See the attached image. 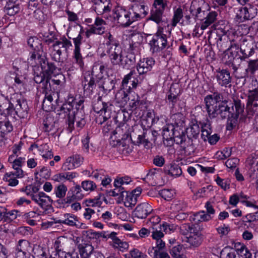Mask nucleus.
I'll list each match as a JSON object with an SVG mask.
<instances>
[{
	"instance_id": "f257e3e1",
	"label": "nucleus",
	"mask_w": 258,
	"mask_h": 258,
	"mask_svg": "<svg viewBox=\"0 0 258 258\" xmlns=\"http://www.w3.org/2000/svg\"><path fill=\"white\" fill-rule=\"evenodd\" d=\"M205 108L209 117L216 118L219 115L225 119L228 117V122L231 119V110L228 104V101L223 100L222 94L216 92L213 94L208 95L204 98Z\"/></svg>"
},
{
	"instance_id": "f03ea898",
	"label": "nucleus",
	"mask_w": 258,
	"mask_h": 258,
	"mask_svg": "<svg viewBox=\"0 0 258 258\" xmlns=\"http://www.w3.org/2000/svg\"><path fill=\"white\" fill-rule=\"evenodd\" d=\"M73 101V97L69 98L68 101L62 105L57 113L58 119L64 120L71 130L74 128L75 121L76 122L77 126L80 128H82L86 123L83 111L74 110Z\"/></svg>"
},
{
	"instance_id": "7ed1b4c3",
	"label": "nucleus",
	"mask_w": 258,
	"mask_h": 258,
	"mask_svg": "<svg viewBox=\"0 0 258 258\" xmlns=\"http://www.w3.org/2000/svg\"><path fill=\"white\" fill-rule=\"evenodd\" d=\"M208 4L204 0H193L191 2L189 12L195 20H202L200 29L201 30H204L209 26L214 23L217 20L218 16L217 13L215 11L207 12Z\"/></svg>"
},
{
	"instance_id": "20e7f679",
	"label": "nucleus",
	"mask_w": 258,
	"mask_h": 258,
	"mask_svg": "<svg viewBox=\"0 0 258 258\" xmlns=\"http://www.w3.org/2000/svg\"><path fill=\"white\" fill-rule=\"evenodd\" d=\"M155 61L152 57H146L140 59L136 66L138 75L134 80H132L133 88H137L139 84H141L146 78L147 75L150 74Z\"/></svg>"
},
{
	"instance_id": "39448f33",
	"label": "nucleus",
	"mask_w": 258,
	"mask_h": 258,
	"mask_svg": "<svg viewBox=\"0 0 258 258\" xmlns=\"http://www.w3.org/2000/svg\"><path fill=\"white\" fill-rule=\"evenodd\" d=\"M112 107L113 105L110 103L103 102L100 96H99L97 100H94L93 102V110L95 112L100 114L96 118V122L102 124L104 122L110 119Z\"/></svg>"
},
{
	"instance_id": "423d86ee",
	"label": "nucleus",
	"mask_w": 258,
	"mask_h": 258,
	"mask_svg": "<svg viewBox=\"0 0 258 258\" xmlns=\"http://www.w3.org/2000/svg\"><path fill=\"white\" fill-rule=\"evenodd\" d=\"M148 7L145 1L131 5L127 8L130 26L133 23L141 21L148 14Z\"/></svg>"
},
{
	"instance_id": "0eeeda50",
	"label": "nucleus",
	"mask_w": 258,
	"mask_h": 258,
	"mask_svg": "<svg viewBox=\"0 0 258 258\" xmlns=\"http://www.w3.org/2000/svg\"><path fill=\"white\" fill-rule=\"evenodd\" d=\"M152 54L162 51L167 45V37L164 33V27L158 26L156 32L149 43Z\"/></svg>"
},
{
	"instance_id": "6e6552de",
	"label": "nucleus",
	"mask_w": 258,
	"mask_h": 258,
	"mask_svg": "<svg viewBox=\"0 0 258 258\" xmlns=\"http://www.w3.org/2000/svg\"><path fill=\"white\" fill-rule=\"evenodd\" d=\"M239 48L241 61H245L253 56L257 49L256 43L252 40L245 37H241L237 43Z\"/></svg>"
},
{
	"instance_id": "1a4fd4ad",
	"label": "nucleus",
	"mask_w": 258,
	"mask_h": 258,
	"mask_svg": "<svg viewBox=\"0 0 258 258\" xmlns=\"http://www.w3.org/2000/svg\"><path fill=\"white\" fill-rule=\"evenodd\" d=\"M175 127L172 124H167L163 127V139L167 141H171L177 144L181 145L186 140L185 135L183 131L180 133L175 129Z\"/></svg>"
},
{
	"instance_id": "9d476101",
	"label": "nucleus",
	"mask_w": 258,
	"mask_h": 258,
	"mask_svg": "<svg viewBox=\"0 0 258 258\" xmlns=\"http://www.w3.org/2000/svg\"><path fill=\"white\" fill-rule=\"evenodd\" d=\"M37 89L45 95L42 103L43 108H46L45 105L49 106L50 105H52L51 103L53 98H56V101L58 98V94L53 89L52 86L49 82V77H46V81L43 84L39 85Z\"/></svg>"
},
{
	"instance_id": "9b49d317",
	"label": "nucleus",
	"mask_w": 258,
	"mask_h": 258,
	"mask_svg": "<svg viewBox=\"0 0 258 258\" xmlns=\"http://www.w3.org/2000/svg\"><path fill=\"white\" fill-rule=\"evenodd\" d=\"M80 30L78 36L73 38V43L74 44L75 48L73 51V57L75 62L77 64L81 70H83L84 68V58L81 53V45L83 39L82 34L84 31L82 27L80 26Z\"/></svg>"
},
{
	"instance_id": "f8f14e48",
	"label": "nucleus",
	"mask_w": 258,
	"mask_h": 258,
	"mask_svg": "<svg viewBox=\"0 0 258 258\" xmlns=\"http://www.w3.org/2000/svg\"><path fill=\"white\" fill-rule=\"evenodd\" d=\"M176 228V225L163 222L160 225H155L152 227L151 237L154 240H161L164 236L165 233L170 234L174 231Z\"/></svg>"
},
{
	"instance_id": "ddd939ff",
	"label": "nucleus",
	"mask_w": 258,
	"mask_h": 258,
	"mask_svg": "<svg viewBox=\"0 0 258 258\" xmlns=\"http://www.w3.org/2000/svg\"><path fill=\"white\" fill-rule=\"evenodd\" d=\"M244 104L239 99H234L231 108V119L228 121V124L233 127L235 125L239 115L244 112Z\"/></svg>"
},
{
	"instance_id": "4468645a",
	"label": "nucleus",
	"mask_w": 258,
	"mask_h": 258,
	"mask_svg": "<svg viewBox=\"0 0 258 258\" xmlns=\"http://www.w3.org/2000/svg\"><path fill=\"white\" fill-rule=\"evenodd\" d=\"M92 9L98 15H107L112 9V4L109 0H94Z\"/></svg>"
},
{
	"instance_id": "2eb2a0df",
	"label": "nucleus",
	"mask_w": 258,
	"mask_h": 258,
	"mask_svg": "<svg viewBox=\"0 0 258 258\" xmlns=\"http://www.w3.org/2000/svg\"><path fill=\"white\" fill-rule=\"evenodd\" d=\"M114 19L123 27L130 26L127 8L117 6L112 10Z\"/></svg>"
},
{
	"instance_id": "dca6fc26",
	"label": "nucleus",
	"mask_w": 258,
	"mask_h": 258,
	"mask_svg": "<svg viewBox=\"0 0 258 258\" xmlns=\"http://www.w3.org/2000/svg\"><path fill=\"white\" fill-rule=\"evenodd\" d=\"M137 56H138V51L135 50L133 44H130L127 55L125 57L121 55V57L120 58V61L118 62V65L124 68H128L136 62Z\"/></svg>"
},
{
	"instance_id": "f3484780",
	"label": "nucleus",
	"mask_w": 258,
	"mask_h": 258,
	"mask_svg": "<svg viewBox=\"0 0 258 258\" xmlns=\"http://www.w3.org/2000/svg\"><path fill=\"white\" fill-rule=\"evenodd\" d=\"M106 52L108 55L111 63L116 66L120 62V58L121 57L122 50L120 44L114 45L113 46L106 47L105 48Z\"/></svg>"
},
{
	"instance_id": "a211bd4d",
	"label": "nucleus",
	"mask_w": 258,
	"mask_h": 258,
	"mask_svg": "<svg viewBox=\"0 0 258 258\" xmlns=\"http://www.w3.org/2000/svg\"><path fill=\"white\" fill-rule=\"evenodd\" d=\"M32 200L45 210L52 209L51 206V204L53 202L52 200L43 191H40V193L35 196L33 195Z\"/></svg>"
},
{
	"instance_id": "6ab92c4d",
	"label": "nucleus",
	"mask_w": 258,
	"mask_h": 258,
	"mask_svg": "<svg viewBox=\"0 0 258 258\" xmlns=\"http://www.w3.org/2000/svg\"><path fill=\"white\" fill-rule=\"evenodd\" d=\"M153 211L152 207L148 203L139 204L133 212L134 216L138 219L146 218Z\"/></svg>"
},
{
	"instance_id": "aec40b11",
	"label": "nucleus",
	"mask_w": 258,
	"mask_h": 258,
	"mask_svg": "<svg viewBox=\"0 0 258 258\" xmlns=\"http://www.w3.org/2000/svg\"><path fill=\"white\" fill-rule=\"evenodd\" d=\"M83 86L84 94H86L87 96H90L93 93L94 90L96 87L93 71L91 73L86 75L84 77Z\"/></svg>"
},
{
	"instance_id": "412c9836",
	"label": "nucleus",
	"mask_w": 258,
	"mask_h": 258,
	"mask_svg": "<svg viewBox=\"0 0 258 258\" xmlns=\"http://www.w3.org/2000/svg\"><path fill=\"white\" fill-rule=\"evenodd\" d=\"M215 77L218 84L222 87H227L231 82L230 73L227 69L217 70L215 72Z\"/></svg>"
},
{
	"instance_id": "4be33fe9",
	"label": "nucleus",
	"mask_w": 258,
	"mask_h": 258,
	"mask_svg": "<svg viewBox=\"0 0 258 258\" xmlns=\"http://www.w3.org/2000/svg\"><path fill=\"white\" fill-rule=\"evenodd\" d=\"M131 129L129 125L126 123H120L115 130L111 132V134L115 135L117 134L118 138L121 140H127L128 138H131Z\"/></svg>"
},
{
	"instance_id": "5701e85b",
	"label": "nucleus",
	"mask_w": 258,
	"mask_h": 258,
	"mask_svg": "<svg viewBox=\"0 0 258 258\" xmlns=\"http://www.w3.org/2000/svg\"><path fill=\"white\" fill-rule=\"evenodd\" d=\"M64 224L77 228L84 229L86 225L79 221V218L72 213H65L63 215Z\"/></svg>"
},
{
	"instance_id": "b1692460",
	"label": "nucleus",
	"mask_w": 258,
	"mask_h": 258,
	"mask_svg": "<svg viewBox=\"0 0 258 258\" xmlns=\"http://www.w3.org/2000/svg\"><path fill=\"white\" fill-rule=\"evenodd\" d=\"M83 157L80 155H74L67 159L62 167L64 170H71L79 167L83 163Z\"/></svg>"
},
{
	"instance_id": "393cba45",
	"label": "nucleus",
	"mask_w": 258,
	"mask_h": 258,
	"mask_svg": "<svg viewBox=\"0 0 258 258\" xmlns=\"http://www.w3.org/2000/svg\"><path fill=\"white\" fill-rule=\"evenodd\" d=\"M164 12L160 9H152L151 10L150 15L148 20L156 23L158 26H162L163 24H166L167 23V19L164 18Z\"/></svg>"
},
{
	"instance_id": "a878e982",
	"label": "nucleus",
	"mask_w": 258,
	"mask_h": 258,
	"mask_svg": "<svg viewBox=\"0 0 258 258\" xmlns=\"http://www.w3.org/2000/svg\"><path fill=\"white\" fill-rule=\"evenodd\" d=\"M40 66L42 71L47 75L46 77H49L51 75H55L57 73V71H59L54 63L49 61L46 57L41 60Z\"/></svg>"
},
{
	"instance_id": "bb28decb",
	"label": "nucleus",
	"mask_w": 258,
	"mask_h": 258,
	"mask_svg": "<svg viewBox=\"0 0 258 258\" xmlns=\"http://www.w3.org/2000/svg\"><path fill=\"white\" fill-rule=\"evenodd\" d=\"M43 52V49L39 51L36 50H30L29 56L27 59L28 62L32 67L40 65L41 60H43L45 57L42 55Z\"/></svg>"
},
{
	"instance_id": "cd10ccee",
	"label": "nucleus",
	"mask_w": 258,
	"mask_h": 258,
	"mask_svg": "<svg viewBox=\"0 0 258 258\" xmlns=\"http://www.w3.org/2000/svg\"><path fill=\"white\" fill-rule=\"evenodd\" d=\"M25 158L24 157H19L15 160L12 162V167L14 171L11 172L15 174L16 177L22 178L25 175V173L21 169L22 165L25 163Z\"/></svg>"
},
{
	"instance_id": "c85d7f7f",
	"label": "nucleus",
	"mask_w": 258,
	"mask_h": 258,
	"mask_svg": "<svg viewBox=\"0 0 258 258\" xmlns=\"http://www.w3.org/2000/svg\"><path fill=\"white\" fill-rule=\"evenodd\" d=\"M258 71V58L255 59H249L247 61V67L245 69L244 75L240 78H246L249 76H254Z\"/></svg>"
},
{
	"instance_id": "c756f323",
	"label": "nucleus",
	"mask_w": 258,
	"mask_h": 258,
	"mask_svg": "<svg viewBox=\"0 0 258 258\" xmlns=\"http://www.w3.org/2000/svg\"><path fill=\"white\" fill-rule=\"evenodd\" d=\"M111 241L110 242V245L114 248L117 249L122 252L124 251L128 248V244L125 241H123L117 236V233L112 236Z\"/></svg>"
},
{
	"instance_id": "7c9ffc66",
	"label": "nucleus",
	"mask_w": 258,
	"mask_h": 258,
	"mask_svg": "<svg viewBox=\"0 0 258 258\" xmlns=\"http://www.w3.org/2000/svg\"><path fill=\"white\" fill-rule=\"evenodd\" d=\"M203 240V235L202 232L199 230H194L191 232L190 235L187 238V242L194 246L197 247L199 246Z\"/></svg>"
},
{
	"instance_id": "2f4dec72",
	"label": "nucleus",
	"mask_w": 258,
	"mask_h": 258,
	"mask_svg": "<svg viewBox=\"0 0 258 258\" xmlns=\"http://www.w3.org/2000/svg\"><path fill=\"white\" fill-rule=\"evenodd\" d=\"M17 104L15 105L16 114L20 117H25L28 111V106L25 100L17 99Z\"/></svg>"
},
{
	"instance_id": "473e14b6",
	"label": "nucleus",
	"mask_w": 258,
	"mask_h": 258,
	"mask_svg": "<svg viewBox=\"0 0 258 258\" xmlns=\"http://www.w3.org/2000/svg\"><path fill=\"white\" fill-rule=\"evenodd\" d=\"M106 22L102 19L97 17L96 18L94 23L90 27L94 32V34L101 35L105 31Z\"/></svg>"
},
{
	"instance_id": "72a5a7b5",
	"label": "nucleus",
	"mask_w": 258,
	"mask_h": 258,
	"mask_svg": "<svg viewBox=\"0 0 258 258\" xmlns=\"http://www.w3.org/2000/svg\"><path fill=\"white\" fill-rule=\"evenodd\" d=\"M164 172L171 176L177 177L181 175L182 170L178 165L170 164L164 166Z\"/></svg>"
},
{
	"instance_id": "f704fd0d",
	"label": "nucleus",
	"mask_w": 258,
	"mask_h": 258,
	"mask_svg": "<svg viewBox=\"0 0 258 258\" xmlns=\"http://www.w3.org/2000/svg\"><path fill=\"white\" fill-rule=\"evenodd\" d=\"M212 219V217H210L204 211H200L198 212L193 214L189 217V220L195 224H198L201 222H207Z\"/></svg>"
},
{
	"instance_id": "c9c22d12",
	"label": "nucleus",
	"mask_w": 258,
	"mask_h": 258,
	"mask_svg": "<svg viewBox=\"0 0 258 258\" xmlns=\"http://www.w3.org/2000/svg\"><path fill=\"white\" fill-rule=\"evenodd\" d=\"M81 187V186L77 184L69 189L68 194L71 196L74 202L77 200H80L84 198V194Z\"/></svg>"
},
{
	"instance_id": "e433bc0d",
	"label": "nucleus",
	"mask_w": 258,
	"mask_h": 258,
	"mask_svg": "<svg viewBox=\"0 0 258 258\" xmlns=\"http://www.w3.org/2000/svg\"><path fill=\"white\" fill-rule=\"evenodd\" d=\"M4 9L6 14L11 16L15 15L20 10L19 5L10 0L7 2Z\"/></svg>"
},
{
	"instance_id": "4c0bfd02",
	"label": "nucleus",
	"mask_w": 258,
	"mask_h": 258,
	"mask_svg": "<svg viewBox=\"0 0 258 258\" xmlns=\"http://www.w3.org/2000/svg\"><path fill=\"white\" fill-rule=\"evenodd\" d=\"M115 188L113 190H110L109 191V195L112 197H117V202L118 203L123 201L124 198V194L126 192V190H124V187L122 186H119V184L116 186L114 185Z\"/></svg>"
},
{
	"instance_id": "58836bf2",
	"label": "nucleus",
	"mask_w": 258,
	"mask_h": 258,
	"mask_svg": "<svg viewBox=\"0 0 258 258\" xmlns=\"http://www.w3.org/2000/svg\"><path fill=\"white\" fill-rule=\"evenodd\" d=\"M251 2L247 3L243 7L245 16L247 20L253 18L257 14V9L255 6L250 4Z\"/></svg>"
},
{
	"instance_id": "ea45409f",
	"label": "nucleus",
	"mask_w": 258,
	"mask_h": 258,
	"mask_svg": "<svg viewBox=\"0 0 258 258\" xmlns=\"http://www.w3.org/2000/svg\"><path fill=\"white\" fill-rule=\"evenodd\" d=\"M238 57H239V56H238ZM224 58L226 59L225 63L229 66L231 65V67L234 73L237 71L238 66L242 61L240 60V58H235L229 54H225Z\"/></svg>"
},
{
	"instance_id": "a19ab883",
	"label": "nucleus",
	"mask_w": 258,
	"mask_h": 258,
	"mask_svg": "<svg viewBox=\"0 0 258 258\" xmlns=\"http://www.w3.org/2000/svg\"><path fill=\"white\" fill-rule=\"evenodd\" d=\"M136 73L135 70H132L127 75H125L124 78H123L121 82V86L120 88H122L125 90H131L132 89H135L136 88H133L132 85V87L131 86H128L129 81L133 79L134 80L135 77L134 75H136Z\"/></svg>"
},
{
	"instance_id": "79ce46f5",
	"label": "nucleus",
	"mask_w": 258,
	"mask_h": 258,
	"mask_svg": "<svg viewBox=\"0 0 258 258\" xmlns=\"http://www.w3.org/2000/svg\"><path fill=\"white\" fill-rule=\"evenodd\" d=\"M239 49L238 43L235 40H232L230 41V44L228 48L225 51L224 53L226 54H229L232 56L234 58H238L240 54L238 53V50Z\"/></svg>"
},
{
	"instance_id": "37998d69",
	"label": "nucleus",
	"mask_w": 258,
	"mask_h": 258,
	"mask_svg": "<svg viewBox=\"0 0 258 258\" xmlns=\"http://www.w3.org/2000/svg\"><path fill=\"white\" fill-rule=\"evenodd\" d=\"M79 248L81 258H89L90 255L94 251L93 247L88 244L80 245Z\"/></svg>"
},
{
	"instance_id": "c03bdc74",
	"label": "nucleus",
	"mask_w": 258,
	"mask_h": 258,
	"mask_svg": "<svg viewBox=\"0 0 258 258\" xmlns=\"http://www.w3.org/2000/svg\"><path fill=\"white\" fill-rule=\"evenodd\" d=\"M131 90H125L122 88L116 93L115 95V99L118 102L125 104L129 101L130 97H128V93L131 92Z\"/></svg>"
},
{
	"instance_id": "a18cd8bd",
	"label": "nucleus",
	"mask_w": 258,
	"mask_h": 258,
	"mask_svg": "<svg viewBox=\"0 0 258 258\" xmlns=\"http://www.w3.org/2000/svg\"><path fill=\"white\" fill-rule=\"evenodd\" d=\"M43 131L45 132L49 133L52 131L55 125V121L54 117L50 115L47 114L43 120Z\"/></svg>"
},
{
	"instance_id": "49530a36",
	"label": "nucleus",
	"mask_w": 258,
	"mask_h": 258,
	"mask_svg": "<svg viewBox=\"0 0 258 258\" xmlns=\"http://www.w3.org/2000/svg\"><path fill=\"white\" fill-rule=\"evenodd\" d=\"M157 174V173L156 171V169H151L148 171L146 176L143 178V180L148 183L150 185L155 186L157 184L156 181Z\"/></svg>"
},
{
	"instance_id": "de8ad7c7",
	"label": "nucleus",
	"mask_w": 258,
	"mask_h": 258,
	"mask_svg": "<svg viewBox=\"0 0 258 258\" xmlns=\"http://www.w3.org/2000/svg\"><path fill=\"white\" fill-rule=\"evenodd\" d=\"M124 196L123 201L122 202H124L125 207L132 208L136 204L137 198L133 193L126 191Z\"/></svg>"
},
{
	"instance_id": "09e8293b",
	"label": "nucleus",
	"mask_w": 258,
	"mask_h": 258,
	"mask_svg": "<svg viewBox=\"0 0 258 258\" xmlns=\"http://www.w3.org/2000/svg\"><path fill=\"white\" fill-rule=\"evenodd\" d=\"M58 79L56 76H54V78H52L51 76L49 77V82L51 84L53 87V89L55 90L56 93L58 94L60 89L61 83L60 79H63L64 77L61 75L59 74L57 75Z\"/></svg>"
},
{
	"instance_id": "8fccbe9b",
	"label": "nucleus",
	"mask_w": 258,
	"mask_h": 258,
	"mask_svg": "<svg viewBox=\"0 0 258 258\" xmlns=\"http://www.w3.org/2000/svg\"><path fill=\"white\" fill-rule=\"evenodd\" d=\"M27 43L28 45L31 49V50H36L37 51H41L43 49L40 40L36 37H30L27 40Z\"/></svg>"
},
{
	"instance_id": "3c124183",
	"label": "nucleus",
	"mask_w": 258,
	"mask_h": 258,
	"mask_svg": "<svg viewBox=\"0 0 258 258\" xmlns=\"http://www.w3.org/2000/svg\"><path fill=\"white\" fill-rule=\"evenodd\" d=\"M15 248L30 255L29 251L31 249V246L30 243L27 240L21 239L19 240Z\"/></svg>"
},
{
	"instance_id": "603ef678",
	"label": "nucleus",
	"mask_w": 258,
	"mask_h": 258,
	"mask_svg": "<svg viewBox=\"0 0 258 258\" xmlns=\"http://www.w3.org/2000/svg\"><path fill=\"white\" fill-rule=\"evenodd\" d=\"M182 248V246L180 244L170 247L169 251L171 256L173 258H187L185 254L181 253Z\"/></svg>"
},
{
	"instance_id": "864d4df0",
	"label": "nucleus",
	"mask_w": 258,
	"mask_h": 258,
	"mask_svg": "<svg viewBox=\"0 0 258 258\" xmlns=\"http://www.w3.org/2000/svg\"><path fill=\"white\" fill-rule=\"evenodd\" d=\"M200 128L197 123H192L186 130L187 136L189 138H197L200 132Z\"/></svg>"
},
{
	"instance_id": "5fc2aeb1",
	"label": "nucleus",
	"mask_w": 258,
	"mask_h": 258,
	"mask_svg": "<svg viewBox=\"0 0 258 258\" xmlns=\"http://www.w3.org/2000/svg\"><path fill=\"white\" fill-rule=\"evenodd\" d=\"M41 187V183L39 182H34L33 184L26 186V189L28 190L27 195L31 197V199L32 197L40 193L39 189Z\"/></svg>"
},
{
	"instance_id": "6e6d98bb",
	"label": "nucleus",
	"mask_w": 258,
	"mask_h": 258,
	"mask_svg": "<svg viewBox=\"0 0 258 258\" xmlns=\"http://www.w3.org/2000/svg\"><path fill=\"white\" fill-rule=\"evenodd\" d=\"M183 17V12L181 8L174 9L173 16L171 23L172 27H175Z\"/></svg>"
},
{
	"instance_id": "4d7b16f0",
	"label": "nucleus",
	"mask_w": 258,
	"mask_h": 258,
	"mask_svg": "<svg viewBox=\"0 0 258 258\" xmlns=\"http://www.w3.org/2000/svg\"><path fill=\"white\" fill-rule=\"evenodd\" d=\"M48 250L40 246H36L33 248L34 258H47Z\"/></svg>"
},
{
	"instance_id": "13d9d810",
	"label": "nucleus",
	"mask_w": 258,
	"mask_h": 258,
	"mask_svg": "<svg viewBox=\"0 0 258 258\" xmlns=\"http://www.w3.org/2000/svg\"><path fill=\"white\" fill-rule=\"evenodd\" d=\"M67 190L68 188L67 186L63 183H61L55 186L53 191L56 197L59 199H61L65 197Z\"/></svg>"
},
{
	"instance_id": "bf43d9fd",
	"label": "nucleus",
	"mask_w": 258,
	"mask_h": 258,
	"mask_svg": "<svg viewBox=\"0 0 258 258\" xmlns=\"http://www.w3.org/2000/svg\"><path fill=\"white\" fill-rule=\"evenodd\" d=\"M144 104V101L141 100L140 97L136 95L130 101L129 106L132 110H134L138 108H142Z\"/></svg>"
},
{
	"instance_id": "052dcab7",
	"label": "nucleus",
	"mask_w": 258,
	"mask_h": 258,
	"mask_svg": "<svg viewBox=\"0 0 258 258\" xmlns=\"http://www.w3.org/2000/svg\"><path fill=\"white\" fill-rule=\"evenodd\" d=\"M236 250L238 254L244 258H252L251 253L243 244H241L240 243H237Z\"/></svg>"
},
{
	"instance_id": "680f3d73",
	"label": "nucleus",
	"mask_w": 258,
	"mask_h": 258,
	"mask_svg": "<svg viewBox=\"0 0 258 258\" xmlns=\"http://www.w3.org/2000/svg\"><path fill=\"white\" fill-rule=\"evenodd\" d=\"M246 109L249 118L254 115H258V103L257 102L246 103Z\"/></svg>"
},
{
	"instance_id": "e2e57ef3",
	"label": "nucleus",
	"mask_w": 258,
	"mask_h": 258,
	"mask_svg": "<svg viewBox=\"0 0 258 258\" xmlns=\"http://www.w3.org/2000/svg\"><path fill=\"white\" fill-rule=\"evenodd\" d=\"M105 48L119 43V41L115 38L110 32H108L104 36Z\"/></svg>"
},
{
	"instance_id": "0e129e2a",
	"label": "nucleus",
	"mask_w": 258,
	"mask_h": 258,
	"mask_svg": "<svg viewBox=\"0 0 258 258\" xmlns=\"http://www.w3.org/2000/svg\"><path fill=\"white\" fill-rule=\"evenodd\" d=\"M13 67L16 71L21 73L23 70L27 69L28 64L20 58H16L13 61Z\"/></svg>"
},
{
	"instance_id": "69168bd1",
	"label": "nucleus",
	"mask_w": 258,
	"mask_h": 258,
	"mask_svg": "<svg viewBox=\"0 0 258 258\" xmlns=\"http://www.w3.org/2000/svg\"><path fill=\"white\" fill-rule=\"evenodd\" d=\"M13 130V126L11 122L7 119H5L0 121V132L7 134L12 132Z\"/></svg>"
},
{
	"instance_id": "338daca9",
	"label": "nucleus",
	"mask_w": 258,
	"mask_h": 258,
	"mask_svg": "<svg viewBox=\"0 0 258 258\" xmlns=\"http://www.w3.org/2000/svg\"><path fill=\"white\" fill-rule=\"evenodd\" d=\"M247 102L249 103L258 101V88H253L249 90L247 94Z\"/></svg>"
},
{
	"instance_id": "774afa93",
	"label": "nucleus",
	"mask_w": 258,
	"mask_h": 258,
	"mask_svg": "<svg viewBox=\"0 0 258 258\" xmlns=\"http://www.w3.org/2000/svg\"><path fill=\"white\" fill-rule=\"evenodd\" d=\"M125 258H147V256L137 248H133L128 254L125 255Z\"/></svg>"
}]
</instances>
